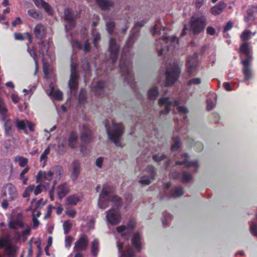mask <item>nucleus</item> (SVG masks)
<instances>
[{"label":"nucleus","instance_id":"nucleus-1","mask_svg":"<svg viewBox=\"0 0 257 257\" xmlns=\"http://www.w3.org/2000/svg\"><path fill=\"white\" fill-rule=\"evenodd\" d=\"M112 188L107 184L103 185L99 194L98 205L99 208L105 209L109 206V202L113 203L112 207L120 208L122 205L121 198L117 195H112Z\"/></svg>","mask_w":257,"mask_h":257},{"label":"nucleus","instance_id":"nucleus-2","mask_svg":"<svg viewBox=\"0 0 257 257\" xmlns=\"http://www.w3.org/2000/svg\"><path fill=\"white\" fill-rule=\"evenodd\" d=\"M206 17L202 14L201 16L194 15L191 17L189 25L190 31L194 35H198L204 31L206 26Z\"/></svg>","mask_w":257,"mask_h":257},{"label":"nucleus","instance_id":"nucleus-3","mask_svg":"<svg viewBox=\"0 0 257 257\" xmlns=\"http://www.w3.org/2000/svg\"><path fill=\"white\" fill-rule=\"evenodd\" d=\"M131 61L122 54L119 60V66L124 80L128 82H133L135 80L134 76L131 70Z\"/></svg>","mask_w":257,"mask_h":257},{"label":"nucleus","instance_id":"nucleus-4","mask_svg":"<svg viewBox=\"0 0 257 257\" xmlns=\"http://www.w3.org/2000/svg\"><path fill=\"white\" fill-rule=\"evenodd\" d=\"M114 127L112 131L106 130V133L109 140L117 147L121 146V138L124 131V127L122 123H112Z\"/></svg>","mask_w":257,"mask_h":257},{"label":"nucleus","instance_id":"nucleus-5","mask_svg":"<svg viewBox=\"0 0 257 257\" xmlns=\"http://www.w3.org/2000/svg\"><path fill=\"white\" fill-rule=\"evenodd\" d=\"M178 39L175 36L162 37L157 44L158 55L159 56L163 54V52L168 51L170 46L174 44L175 42H178Z\"/></svg>","mask_w":257,"mask_h":257},{"label":"nucleus","instance_id":"nucleus-6","mask_svg":"<svg viewBox=\"0 0 257 257\" xmlns=\"http://www.w3.org/2000/svg\"><path fill=\"white\" fill-rule=\"evenodd\" d=\"M199 55L195 52L193 55L187 57L186 61V71L188 78L194 75L198 67Z\"/></svg>","mask_w":257,"mask_h":257},{"label":"nucleus","instance_id":"nucleus-7","mask_svg":"<svg viewBox=\"0 0 257 257\" xmlns=\"http://www.w3.org/2000/svg\"><path fill=\"white\" fill-rule=\"evenodd\" d=\"M1 195L2 197L9 198L10 201H13L17 199L19 193L17 187L14 185L8 183L3 186Z\"/></svg>","mask_w":257,"mask_h":257},{"label":"nucleus","instance_id":"nucleus-8","mask_svg":"<svg viewBox=\"0 0 257 257\" xmlns=\"http://www.w3.org/2000/svg\"><path fill=\"white\" fill-rule=\"evenodd\" d=\"M119 208L112 207L105 212L106 220L108 224L116 225L121 222V215L119 211Z\"/></svg>","mask_w":257,"mask_h":257},{"label":"nucleus","instance_id":"nucleus-9","mask_svg":"<svg viewBox=\"0 0 257 257\" xmlns=\"http://www.w3.org/2000/svg\"><path fill=\"white\" fill-rule=\"evenodd\" d=\"M181 73V69L179 67L175 66L166 70V86H171L178 80Z\"/></svg>","mask_w":257,"mask_h":257},{"label":"nucleus","instance_id":"nucleus-10","mask_svg":"<svg viewBox=\"0 0 257 257\" xmlns=\"http://www.w3.org/2000/svg\"><path fill=\"white\" fill-rule=\"evenodd\" d=\"M64 20L66 23L65 29L66 32L72 30L76 26V20L74 14L72 10L66 8L64 11Z\"/></svg>","mask_w":257,"mask_h":257},{"label":"nucleus","instance_id":"nucleus-11","mask_svg":"<svg viewBox=\"0 0 257 257\" xmlns=\"http://www.w3.org/2000/svg\"><path fill=\"white\" fill-rule=\"evenodd\" d=\"M119 46L117 44L115 38L110 37L109 40L108 50L112 64H114L117 61L119 52Z\"/></svg>","mask_w":257,"mask_h":257},{"label":"nucleus","instance_id":"nucleus-12","mask_svg":"<svg viewBox=\"0 0 257 257\" xmlns=\"http://www.w3.org/2000/svg\"><path fill=\"white\" fill-rule=\"evenodd\" d=\"M145 171L149 174L141 177L139 183L145 185H149L151 183V180H154L157 175L156 169L152 166H148L145 169Z\"/></svg>","mask_w":257,"mask_h":257},{"label":"nucleus","instance_id":"nucleus-13","mask_svg":"<svg viewBox=\"0 0 257 257\" xmlns=\"http://www.w3.org/2000/svg\"><path fill=\"white\" fill-rule=\"evenodd\" d=\"M80 137L82 143L88 144L92 142L93 133L92 131L86 125H83L80 131Z\"/></svg>","mask_w":257,"mask_h":257},{"label":"nucleus","instance_id":"nucleus-14","mask_svg":"<svg viewBox=\"0 0 257 257\" xmlns=\"http://www.w3.org/2000/svg\"><path fill=\"white\" fill-rule=\"evenodd\" d=\"M89 244V239L87 235L82 234L75 242L74 250L78 251H85L86 250Z\"/></svg>","mask_w":257,"mask_h":257},{"label":"nucleus","instance_id":"nucleus-15","mask_svg":"<svg viewBox=\"0 0 257 257\" xmlns=\"http://www.w3.org/2000/svg\"><path fill=\"white\" fill-rule=\"evenodd\" d=\"M79 76L75 68H72L68 85L71 90H77Z\"/></svg>","mask_w":257,"mask_h":257},{"label":"nucleus","instance_id":"nucleus-16","mask_svg":"<svg viewBox=\"0 0 257 257\" xmlns=\"http://www.w3.org/2000/svg\"><path fill=\"white\" fill-rule=\"evenodd\" d=\"M251 61L247 59H244L241 61V64L243 65L242 72L244 76V81L250 80L252 77V72L250 67Z\"/></svg>","mask_w":257,"mask_h":257},{"label":"nucleus","instance_id":"nucleus-17","mask_svg":"<svg viewBox=\"0 0 257 257\" xmlns=\"http://www.w3.org/2000/svg\"><path fill=\"white\" fill-rule=\"evenodd\" d=\"M34 34L37 39L43 40L46 37L47 34V28L42 23L37 24L34 29Z\"/></svg>","mask_w":257,"mask_h":257},{"label":"nucleus","instance_id":"nucleus-18","mask_svg":"<svg viewBox=\"0 0 257 257\" xmlns=\"http://www.w3.org/2000/svg\"><path fill=\"white\" fill-rule=\"evenodd\" d=\"M15 121L11 119H8L5 121L4 127L5 129V136L12 137L15 132Z\"/></svg>","mask_w":257,"mask_h":257},{"label":"nucleus","instance_id":"nucleus-19","mask_svg":"<svg viewBox=\"0 0 257 257\" xmlns=\"http://www.w3.org/2000/svg\"><path fill=\"white\" fill-rule=\"evenodd\" d=\"M158 103L161 106L165 105L164 109L160 111V114L161 115L168 114L169 113L171 107L172 105V102L170 100L169 97L159 98L158 99Z\"/></svg>","mask_w":257,"mask_h":257},{"label":"nucleus","instance_id":"nucleus-20","mask_svg":"<svg viewBox=\"0 0 257 257\" xmlns=\"http://www.w3.org/2000/svg\"><path fill=\"white\" fill-rule=\"evenodd\" d=\"M68 145L71 149H76L79 147L78 135L77 132L72 131L70 133L68 138Z\"/></svg>","mask_w":257,"mask_h":257},{"label":"nucleus","instance_id":"nucleus-21","mask_svg":"<svg viewBox=\"0 0 257 257\" xmlns=\"http://www.w3.org/2000/svg\"><path fill=\"white\" fill-rule=\"evenodd\" d=\"M142 239L141 233L137 232L135 233L131 240L132 245L136 249L138 252H140L142 249Z\"/></svg>","mask_w":257,"mask_h":257},{"label":"nucleus","instance_id":"nucleus-22","mask_svg":"<svg viewBox=\"0 0 257 257\" xmlns=\"http://www.w3.org/2000/svg\"><path fill=\"white\" fill-rule=\"evenodd\" d=\"M172 176L175 179L181 177V181L183 183H187L192 179V176L185 171H183L182 172H174Z\"/></svg>","mask_w":257,"mask_h":257},{"label":"nucleus","instance_id":"nucleus-23","mask_svg":"<svg viewBox=\"0 0 257 257\" xmlns=\"http://www.w3.org/2000/svg\"><path fill=\"white\" fill-rule=\"evenodd\" d=\"M95 3L100 8L101 10L109 11L111 8H113L114 5L113 1L111 0H95Z\"/></svg>","mask_w":257,"mask_h":257},{"label":"nucleus","instance_id":"nucleus-24","mask_svg":"<svg viewBox=\"0 0 257 257\" xmlns=\"http://www.w3.org/2000/svg\"><path fill=\"white\" fill-rule=\"evenodd\" d=\"M69 187L66 182L60 184L57 188V193L60 199L64 197L69 192Z\"/></svg>","mask_w":257,"mask_h":257},{"label":"nucleus","instance_id":"nucleus-25","mask_svg":"<svg viewBox=\"0 0 257 257\" xmlns=\"http://www.w3.org/2000/svg\"><path fill=\"white\" fill-rule=\"evenodd\" d=\"M226 6L223 1H220L210 9V13L214 16L219 15L222 13Z\"/></svg>","mask_w":257,"mask_h":257},{"label":"nucleus","instance_id":"nucleus-26","mask_svg":"<svg viewBox=\"0 0 257 257\" xmlns=\"http://www.w3.org/2000/svg\"><path fill=\"white\" fill-rule=\"evenodd\" d=\"M105 82L103 80L98 81L94 87V93L95 95L101 96L104 93Z\"/></svg>","mask_w":257,"mask_h":257},{"label":"nucleus","instance_id":"nucleus-27","mask_svg":"<svg viewBox=\"0 0 257 257\" xmlns=\"http://www.w3.org/2000/svg\"><path fill=\"white\" fill-rule=\"evenodd\" d=\"M239 53L245 56L244 59H247L248 61L252 60V56L250 54L248 43L247 42H244L240 46Z\"/></svg>","mask_w":257,"mask_h":257},{"label":"nucleus","instance_id":"nucleus-28","mask_svg":"<svg viewBox=\"0 0 257 257\" xmlns=\"http://www.w3.org/2000/svg\"><path fill=\"white\" fill-rule=\"evenodd\" d=\"M27 13L29 17L36 20H42L44 18L43 13L38 11L35 9H29Z\"/></svg>","mask_w":257,"mask_h":257},{"label":"nucleus","instance_id":"nucleus-29","mask_svg":"<svg viewBox=\"0 0 257 257\" xmlns=\"http://www.w3.org/2000/svg\"><path fill=\"white\" fill-rule=\"evenodd\" d=\"M188 146L190 148L193 147L194 150L197 152H201L203 149V146L200 142H194L192 139H189L188 142Z\"/></svg>","mask_w":257,"mask_h":257},{"label":"nucleus","instance_id":"nucleus-30","mask_svg":"<svg viewBox=\"0 0 257 257\" xmlns=\"http://www.w3.org/2000/svg\"><path fill=\"white\" fill-rule=\"evenodd\" d=\"M173 144L171 147V151L172 152L178 150L182 146V142L179 136H173L172 137Z\"/></svg>","mask_w":257,"mask_h":257},{"label":"nucleus","instance_id":"nucleus-31","mask_svg":"<svg viewBox=\"0 0 257 257\" xmlns=\"http://www.w3.org/2000/svg\"><path fill=\"white\" fill-rule=\"evenodd\" d=\"M80 201V198L77 194H74L69 196L65 202L66 205L75 206Z\"/></svg>","mask_w":257,"mask_h":257},{"label":"nucleus","instance_id":"nucleus-32","mask_svg":"<svg viewBox=\"0 0 257 257\" xmlns=\"http://www.w3.org/2000/svg\"><path fill=\"white\" fill-rule=\"evenodd\" d=\"M80 165L78 162H73V170L71 178L73 182L78 178L80 174Z\"/></svg>","mask_w":257,"mask_h":257},{"label":"nucleus","instance_id":"nucleus-33","mask_svg":"<svg viewBox=\"0 0 257 257\" xmlns=\"http://www.w3.org/2000/svg\"><path fill=\"white\" fill-rule=\"evenodd\" d=\"M176 165H181L183 164H185V166L186 167H194V168L193 170V171L196 172L197 171V169L199 167L198 163L199 162H175Z\"/></svg>","mask_w":257,"mask_h":257},{"label":"nucleus","instance_id":"nucleus-34","mask_svg":"<svg viewBox=\"0 0 257 257\" xmlns=\"http://www.w3.org/2000/svg\"><path fill=\"white\" fill-rule=\"evenodd\" d=\"M91 252L94 256L98 255L99 247V242L97 238H95L91 242Z\"/></svg>","mask_w":257,"mask_h":257},{"label":"nucleus","instance_id":"nucleus-35","mask_svg":"<svg viewBox=\"0 0 257 257\" xmlns=\"http://www.w3.org/2000/svg\"><path fill=\"white\" fill-rule=\"evenodd\" d=\"M184 193V190L181 186H177L172 190L171 196L173 198H178L182 196Z\"/></svg>","mask_w":257,"mask_h":257},{"label":"nucleus","instance_id":"nucleus-36","mask_svg":"<svg viewBox=\"0 0 257 257\" xmlns=\"http://www.w3.org/2000/svg\"><path fill=\"white\" fill-rule=\"evenodd\" d=\"M54 173L51 171L48 172L47 173L45 172L42 171H39L37 175V179L40 180L42 178H45L47 180H51Z\"/></svg>","mask_w":257,"mask_h":257},{"label":"nucleus","instance_id":"nucleus-37","mask_svg":"<svg viewBox=\"0 0 257 257\" xmlns=\"http://www.w3.org/2000/svg\"><path fill=\"white\" fill-rule=\"evenodd\" d=\"M136 40V35L135 34H133L131 35L127 40H126L124 49L126 50L127 51H129L132 48L133 45L134 44L135 41Z\"/></svg>","mask_w":257,"mask_h":257},{"label":"nucleus","instance_id":"nucleus-38","mask_svg":"<svg viewBox=\"0 0 257 257\" xmlns=\"http://www.w3.org/2000/svg\"><path fill=\"white\" fill-rule=\"evenodd\" d=\"M8 109L5 106V103L4 100L0 98V114L2 115V120H6L7 117Z\"/></svg>","mask_w":257,"mask_h":257},{"label":"nucleus","instance_id":"nucleus-39","mask_svg":"<svg viewBox=\"0 0 257 257\" xmlns=\"http://www.w3.org/2000/svg\"><path fill=\"white\" fill-rule=\"evenodd\" d=\"M159 89L157 87H154L151 88L148 92V97L150 100H155L159 95Z\"/></svg>","mask_w":257,"mask_h":257},{"label":"nucleus","instance_id":"nucleus-40","mask_svg":"<svg viewBox=\"0 0 257 257\" xmlns=\"http://www.w3.org/2000/svg\"><path fill=\"white\" fill-rule=\"evenodd\" d=\"M40 2L41 6L44 9L45 11L48 15L52 16L53 15V10L51 5L45 0H40Z\"/></svg>","mask_w":257,"mask_h":257},{"label":"nucleus","instance_id":"nucleus-41","mask_svg":"<svg viewBox=\"0 0 257 257\" xmlns=\"http://www.w3.org/2000/svg\"><path fill=\"white\" fill-rule=\"evenodd\" d=\"M16 246L11 245H10L8 246H7L5 248V251L6 254L8 257H15L16 256Z\"/></svg>","mask_w":257,"mask_h":257},{"label":"nucleus","instance_id":"nucleus-42","mask_svg":"<svg viewBox=\"0 0 257 257\" xmlns=\"http://www.w3.org/2000/svg\"><path fill=\"white\" fill-rule=\"evenodd\" d=\"M106 30L109 35H111L115 28V23L113 21H109L106 22Z\"/></svg>","mask_w":257,"mask_h":257},{"label":"nucleus","instance_id":"nucleus-43","mask_svg":"<svg viewBox=\"0 0 257 257\" xmlns=\"http://www.w3.org/2000/svg\"><path fill=\"white\" fill-rule=\"evenodd\" d=\"M136 227V221L134 218H130L127 222L126 228L128 231L133 232Z\"/></svg>","mask_w":257,"mask_h":257},{"label":"nucleus","instance_id":"nucleus-44","mask_svg":"<svg viewBox=\"0 0 257 257\" xmlns=\"http://www.w3.org/2000/svg\"><path fill=\"white\" fill-rule=\"evenodd\" d=\"M73 224L69 220H66L63 224L64 233L65 234L69 233L72 227Z\"/></svg>","mask_w":257,"mask_h":257},{"label":"nucleus","instance_id":"nucleus-45","mask_svg":"<svg viewBox=\"0 0 257 257\" xmlns=\"http://www.w3.org/2000/svg\"><path fill=\"white\" fill-rule=\"evenodd\" d=\"M87 95L85 90L81 89L78 96L79 102L81 104H85L86 101Z\"/></svg>","mask_w":257,"mask_h":257},{"label":"nucleus","instance_id":"nucleus-46","mask_svg":"<svg viewBox=\"0 0 257 257\" xmlns=\"http://www.w3.org/2000/svg\"><path fill=\"white\" fill-rule=\"evenodd\" d=\"M35 189V185H30L28 186L25 189V191H24L23 193V197H28L29 198L30 196L31 193L32 192H34ZM29 200V198H28V200Z\"/></svg>","mask_w":257,"mask_h":257},{"label":"nucleus","instance_id":"nucleus-47","mask_svg":"<svg viewBox=\"0 0 257 257\" xmlns=\"http://www.w3.org/2000/svg\"><path fill=\"white\" fill-rule=\"evenodd\" d=\"M40 50L39 51L40 54L43 56L44 55L45 53L47 52L49 49L48 43H45L44 42H42L39 44Z\"/></svg>","mask_w":257,"mask_h":257},{"label":"nucleus","instance_id":"nucleus-48","mask_svg":"<svg viewBox=\"0 0 257 257\" xmlns=\"http://www.w3.org/2000/svg\"><path fill=\"white\" fill-rule=\"evenodd\" d=\"M216 99V96L213 97V99L212 98H208L207 99V106L206 109L208 111H210L212 110L214 107H215L216 103L214 102L213 99Z\"/></svg>","mask_w":257,"mask_h":257},{"label":"nucleus","instance_id":"nucleus-49","mask_svg":"<svg viewBox=\"0 0 257 257\" xmlns=\"http://www.w3.org/2000/svg\"><path fill=\"white\" fill-rule=\"evenodd\" d=\"M15 125L19 130H24L26 127V124L23 120H20L17 119L15 121Z\"/></svg>","mask_w":257,"mask_h":257},{"label":"nucleus","instance_id":"nucleus-50","mask_svg":"<svg viewBox=\"0 0 257 257\" xmlns=\"http://www.w3.org/2000/svg\"><path fill=\"white\" fill-rule=\"evenodd\" d=\"M251 32L249 30H244L240 36V38L242 41H247L250 39Z\"/></svg>","mask_w":257,"mask_h":257},{"label":"nucleus","instance_id":"nucleus-51","mask_svg":"<svg viewBox=\"0 0 257 257\" xmlns=\"http://www.w3.org/2000/svg\"><path fill=\"white\" fill-rule=\"evenodd\" d=\"M249 231L253 235L257 236V224L254 222H251L249 224Z\"/></svg>","mask_w":257,"mask_h":257},{"label":"nucleus","instance_id":"nucleus-52","mask_svg":"<svg viewBox=\"0 0 257 257\" xmlns=\"http://www.w3.org/2000/svg\"><path fill=\"white\" fill-rule=\"evenodd\" d=\"M53 173L57 177H60L63 173V168L60 166H55L53 167Z\"/></svg>","mask_w":257,"mask_h":257},{"label":"nucleus","instance_id":"nucleus-53","mask_svg":"<svg viewBox=\"0 0 257 257\" xmlns=\"http://www.w3.org/2000/svg\"><path fill=\"white\" fill-rule=\"evenodd\" d=\"M201 83V79L199 77H196L189 80L187 83V86L192 85H199Z\"/></svg>","mask_w":257,"mask_h":257},{"label":"nucleus","instance_id":"nucleus-54","mask_svg":"<svg viewBox=\"0 0 257 257\" xmlns=\"http://www.w3.org/2000/svg\"><path fill=\"white\" fill-rule=\"evenodd\" d=\"M3 145L4 148L7 151H12L14 149L13 145H12L10 142V140H6L4 141Z\"/></svg>","mask_w":257,"mask_h":257},{"label":"nucleus","instance_id":"nucleus-55","mask_svg":"<svg viewBox=\"0 0 257 257\" xmlns=\"http://www.w3.org/2000/svg\"><path fill=\"white\" fill-rule=\"evenodd\" d=\"M53 96L56 100L61 101L63 99V93L60 90H57L53 92Z\"/></svg>","mask_w":257,"mask_h":257},{"label":"nucleus","instance_id":"nucleus-56","mask_svg":"<svg viewBox=\"0 0 257 257\" xmlns=\"http://www.w3.org/2000/svg\"><path fill=\"white\" fill-rule=\"evenodd\" d=\"M28 52L29 54H30L31 56L33 57L36 65H37L38 63V59H37V53L35 52V50L34 49V47H32V48H29L28 49Z\"/></svg>","mask_w":257,"mask_h":257},{"label":"nucleus","instance_id":"nucleus-57","mask_svg":"<svg viewBox=\"0 0 257 257\" xmlns=\"http://www.w3.org/2000/svg\"><path fill=\"white\" fill-rule=\"evenodd\" d=\"M124 257H136L134 251L131 248H128L123 252Z\"/></svg>","mask_w":257,"mask_h":257},{"label":"nucleus","instance_id":"nucleus-58","mask_svg":"<svg viewBox=\"0 0 257 257\" xmlns=\"http://www.w3.org/2000/svg\"><path fill=\"white\" fill-rule=\"evenodd\" d=\"M101 40V35L99 33H97L94 37L93 38V44L95 48H97L98 46V42L100 41Z\"/></svg>","mask_w":257,"mask_h":257},{"label":"nucleus","instance_id":"nucleus-59","mask_svg":"<svg viewBox=\"0 0 257 257\" xmlns=\"http://www.w3.org/2000/svg\"><path fill=\"white\" fill-rule=\"evenodd\" d=\"M116 230L118 233H122L121 235L122 237H124L126 235V233L125 232H122L127 230L126 226L124 225L118 226L116 227Z\"/></svg>","mask_w":257,"mask_h":257},{"label":"nucleus","instance_id":"nucleus-60","mask_svg":"<svg viewBox=\"0 0 257 257\" xmlns=\"http://www.w3.org/2000/svg\"><path fill=\"white\" fill-rule=\"evenodd\" d=\"M211 122L213 123H217L219 122L220 117L217 113L214 112L211 115Z\"/></svg>","mask_w":257,"mask_h":257},{"label":"nucleus","instance_id":"nucleus-61","mask_svg":"<svg viewBox=\"0 0 257 257\" xmlns=\"http://www.w3.org/2000/svg\"><path fill=\"white\" fill-rule=\"evenodd\" d=\"M205 0H195L194 4L196 9H200L204 4Z\"/></svg>","mask_w":257,"mask_h":257},{"label":"nucleus","instance_id":"nucleus-62","mask_svg":"<svg viewBox=\"0 0 257 257\" xmlns=\"http://www.w3.org/2000/svg\"><path fill=\"white\" fill-rule=\"evenodd\" d=\"M73 237L71 236H67L65 239V243L66 247H70L73 241Z\"/></svg>","mask_w":257,"mask_h":257},{"label":"nucleus","instance_id":"nucleus-63","mask_svg":"<svg viewBox=\"0 0 257 257\" xmlns=\"http://www.w3.org/2000/svg\"><path fill=\"white\" fill-rule=\"evenodd\" d=\"M233 23L231 21H229L223 28L224 32H227L230 31L233 27Z\"/></svg>","mask_w":257,"mask_h":257},{"label":"nucleus","instance_id":"nucleus-64","mask_svg":"<svg viewBox=\"0 0 257 257\" xmlns=\"http://www.w3.org/2000/svg\"><path fill=\"white\" fill-rule=\"evenodd\" d=\"M42 187L43 186L42 184H39L36 186H35V189L34 190V194L35 195H38L42 192Z\"/></svg>","mask_w":257,"mask_h":257}]
</instances>
